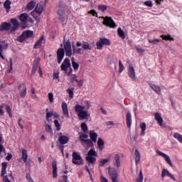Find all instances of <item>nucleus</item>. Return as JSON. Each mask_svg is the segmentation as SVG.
Wrapping results in <instances>:
<instances>
[{
    "mask_svg": "<svg viewBox=\"0 0 182 182\" xmlns=\"http://www.w3.org/2000/svg\"><path fill=\"white\" fill-rule=\"evenodd\" d=\"M92 107V103L89 100L84 101V106L80 105H76L75 107V112L78 116L80 120H87L90 117V114L85 109H90Z\"/></svg>",
    "mask_w": 182,
    "mask_h": 182,
    "instance_id": "f257e3e1",
    "label": "nucleus"
},
{
    "mask_svg": "<svg viewBox=\"0 0 182 182\" xmlns=\"http://www.w3.org/2000/svg\"><path fill=\"white\" fill-rule=\"evenodd\" d=\"M73 53L82 55L85 50H92V46L87 42L83 43L77 42L76 46H73Z\"/></svg>",
    "mask_w": 182,
    "mask_h": 182,
    "instance_id": "f03ea898",
    "label": "nucleus"
},
{
    "mask_svg": "<svg viewBox=\"0 0 182 182\" xmlns=\"http://www.w3.org/2000/svg\"><path fill=\"white\" fill-rule=\"evenodd\" d=\"M97 152L96 151L95 149H90L87 152V156H86V160L88 163L90 164H95V162L97 160Z\"/></svg>",
    "mask_w": 182,
    "mask_h": 182,
    "instance_id": "7ed1b4c3",
    "label": "nucleus"
},
{
    "mask_svg": "<svg viewBox=\"0 0 182 182\" xmlns=\"http://www.w3.org/2000/svg\"><path fill=\"white\" fill-rule=\"evenodd\" d=\"M60 68L61 70L64 72L65 75H66V73H68V72H71V70H73V69H72V64H70V60L69 58H65L61 64Z\"/></svg>",
    "mask_w": 182,
    "mask_h": 182,
    "instance_id": "20e7f679",
    "label": "nucleus"
},
{
    "mask_svg": "<svg viewBox=\"0 0 182 182\" xmlns=\"http://www.w3.org/2000/svg\"><path fill=\"white\" fill-rule=\"evenodd\" d=\"M108 174L112 182H119L117 180V177H119V173H117V170L114 168L108 167Z\"/></svg>",
    "mask_w": 182,
    "mask_h": 182,
    "instance_id": "39448f33",
    "label": "nucleus"
},
{
    "mask_svg": "<svg viewBox=\"0 0 182 182\" xmlns=\"http://www.w3.org/2000/svg\"><path fill=\"white\" fill-rule=\"evenodd\" d=\"M73 163L77 166H82L83 164V159L80 156V154L77 152L73 154Z\"/></svg>",
    "mask_w": 182,
    "mask_h": 182,
    "instance_id": "423d86ee",
    "label": "nucleus"
},
{
    "mask_svg": "<svg viewBox=\"0 0 182 182\" xmlns=\"http://www.w3.org/2000/svg\"><path fill=\"white\" fill-rule=\"evenodd\" d=\"M58 14L60 16V21H61V22H63V23H65V21L67 19V17H66V6H59L58 11Z\"/></svg>",
    "mask_w": 182,
    "mask_h": 182,
    "instance_id": "0eeeda50",
    "label": "nucleus"
},
{
    "mask_svg": "<svg viewBox=\"0 0 182 182\" xmlns=\"http://www.w3.org/2000/svg\"><path fill=\"white\" fill-rule=\"evenodd\" d=\"M28 38H33V31H26L23 32V33L18 37V42H23L25 39H28Z\"/></svg>",
    "mask_w": 182,
    "mask_h": 182,
    "instance_id": "6e6552de",
    "label": "nucleus"
},
{
    "mask_svg": "<svg viewBox=\"0 0 182 182\" xmlns=\"http://www.w3.org/2000/svg\"><path fill=\"white\" fill-rule=\"evenodd\" d=\"M28 14L23 13L21 14L19 16V20L21 22V27L25 29V28H28Z\"/></svg>",
    "mask_w": 182,
    "mask_h": 182,
    "instance_id": "1a4fd4ad",
    "label": "nucleus"
},
{
    "mask_svg": "<svg viewBox=\"0 0 182 182\" xmlns=\"http://www.w3.org/2000/svg\"><path fill=\"white\" fill-rule=\"evenodd\" d=\"M161 176L162 178H166V177H168L169 178L173 180V181H177V178H176V176H174V175L169 172V171L166 168L162 169Z\"/></svg>",
    "mask_w": 182,
    "mask_h": 182,
    "instance_id": "9d476101",
    "label": "nucleus"
},
{
    "mask_svg": "<svg viewBox=\"0 0 182 182\" xmlns=\"http://www.w3.org/2000/svg\"><path fill=\"white\" fill-rule=\"evenodd\" d=\"M156 152L158 156L164 158L165 161L168 164V166H170V167H173V162L168 155L164 154V152H161L160 150H156Z\"/></svg>",
    "mask_w": 182,
    "mask_h": 182,
    "instance_id": "9b49d317",
    "label": "nucleus"
},
{
    "mask_svg": "<svg viewBox=\"0 0 182 182\" xmlns=\"http://www.w3.org/2000/svg\"><path fill=\"white\" fill-rule=\"evenodd\" d=\"M64 50L66 56H72L73 55H75V53H73V48L72 51V45L70 44V41H67L64 45Z\"/></svg>",
    "mask_w": 182,
    "mask_h": 182,
    "instance_id": "f8f14e48",
    "label": "nucleus"
},
{
    "mask_svg": "<svg viewBox=\"0 0 182 182\" xmlns=\"http://www.w3.org/2000/svg\"><path fill=\"white\" fill-rule=\"evenodd\" d=\"M104 19L102 23L105 25V26H108L109 28H116V23L113 21V19L110 17H102Z\"/></svg>",
    "mask_w": 182,
    "mask_h": 182,
    "instance_id": "ddd939ff",
    "label": "nucleus"
},
{
    "mask_svg": "<svg viewBox=\"0 0 182 182\" xmlns=\"http://www.w3.org/2000/svg\"><path fill=\"white\" fill-rule=\"evenodd\" d=\"M128 76L132 80H136V70L132 65H129L128 67Z\"/></svg>",
    "mask_w": 182,
    "mask_h": 182,
    "instance_id": "4468645a",
    "label": "nucleus"
},
{
    "mask_svg": "<svg viewBox=\"0 0 182 182\" xmlns=\"http://www.w3.org/2000/svg\"><path fill=\"white\" fill-rule=\"evenodd\" d=\"M97 149L99 151H103L105 149H106V146L105 144V140L102 139V137H99L97 141Z\"/></svg>",
    "mask_w": 182,
    "mask_h": 182,
    "instance_id": "2eb2a0df",
    "label": "nucleus"
},
{
    "mask_svg": "<svg viewBox=\"0 0 182 182\" xmlns=\"http://www.w3.org/2000/svg\"><path fill=\"white\" fill-rule=\"evenodd\" d=\"M11 32H15L19 28V21L16 18H11Z\"/></svg>",
    "mask_w": 182,
    "mask_h": 182,
    "instance_id": "dca6fc26",
    "label": "nucleus"
},
{
    "mask_svg": "<svg viewBox=\"0 0 182 182\" xmlns=\"http://www.w3.org/2000/svg\"><path fill=\"white\" fill-rule=\"evenodd\" d=\"M61 109L63 111V116H65L67 119H69L70 117V115H69V109H68V104L65 102H62Z\"/></svg>",
    "mask_w": 182,
    "mask_h": 182,
    "instance_id": "f3484780",
    "label": "nucleus"
},
{
    "mask_svg": "<svg viewBox=\"0 0 182 182\" xmlns=\"http://www.w3.org/2000/svg\"><path fill=\"white\" fill-rule=\"evenodd\" d=\"M154 116V119H155V120H156L159 126H160V127H164V120L163 119V117H161V114L155 113Z\"/></svg>",
    "mask_w": 182,
    "mask_h": 182,
    "instance_id": "a211bd4d",
    "label": "nucleus"
},
{
    "mask_svg": "<svg viewBox=\"0 0 182 182\" xmlns=\"http://www.w3.org/2000/svg\"><path fill=\"white\" fill-rule=\"evenodd\" d=\"M114 167L115 168H120L122 166V161H120V155L116 154L114 156V162H113Z\"/></svg>",
    "mask_w": 182,
    "mask_h": 182,
    "instance_id": "6ab92c4d",
    "label": "nucleus"
},
{
    "mask_svg": "<svg viewBox=\"0 0 182 182\" xmlns=\"http://www.w3.org/2000/svg\"><path fill=\"white\" fill-rule=\"evenodd\" d=\"M8 48V43L5 41H3L0 38V58L1 59H4V55H2V53L4 50H6Z\"/></svg>",
    "mask_w": 182,
    "mask_h": 182,
    "instance_id": "aec40b11",
    "label": "nucleus"
},
{
    "mask_svg": "<svg viewBox=\"0 0 182 182\" xmlns=\"http://www.w3.org/2000/svg\"><path fill=\"white\" fill-rule=\"evenodd\" d=\"M57 56H58V63H62V60H63V58H65V50L63 48H59L57 50Z\"/></svg>",
    "mask_w": 182,
    "mask_h": 182,
    "instance_id": "412c9836",
    "label": "nucleus"
},
{
    "mask_svg": "<svg viewBox=\"0 0 182 182\" xmlns=\"http://www.w3.org/2000/svg\"><path fill=\"white\" fill-rule=\"evenodd\" d=\"M107 65L109 68H113L116 66V57L113 55H109L107 59Z\"/></svg>",
    "mask_w": 182,
    "mask_h": 182,
    "instance_id": "4be33fe9",
    "label": "nucleus"
},
{
    "mask_svg": "<svg viewBox=\"0 0 182 182\" xmlns=\"http://www.w3.org/2000/svg\"><path fill=\"white\" fill-rule=\"evenodd\" d=\"M65 75V76H68V80L73 82H76L77 80V76H76V75L73 74V70L67 73Z\"/></svg>",
    "mask_w": 182,
    "mask_h": 182,
    "instance_id": "5701e85b",
    "label": "nucleus"
},
{
    "mask_svg": "<svg viewBox=\"0 0 182 182\" xmlns=\"http://www.w3.org/2000/svg\"><path fill=\"white\" fill-rule=\"evenodd\" d=\"M89 134H90V138L91 141H93V143H96V141H97V137H98V135H97V133H96V131L91 130L90 131Z\"/></svg>",
    "mask_w": 182,
    "mask_h": 182,
    "instance_id": "b1692460",
    "label": "nucleus"
},
{
    "mask_svg": "<svg viewBox=\"0 0 182 182\" xmlns=\"http://www.w3.org/2000/svg\"><path fill=\"white\" fill-rule=\"evenodd\" d=\"M43 9H45V4L43 2L38 3L35 9V11L37 14H42L43 12Z\"/></svg>",
    "mask_w": 182,
    "mask_h": 182,
    "instance_id": "393cba45",
    "label": "nucleus"
},
{
    "mask_svg": "<svg viewBox=\"0 0 182 182\" xmlns=\"http://www.w3.org/2000/svg\"><path fill=\"white\" fill-rule=\"evenodd\" d=\"M18 90H20V95L22 96V97L26 96V86L25 84L20 85L18 87Z\"/></svg>",
    "mask_w": 182,
    "mask_h": 182,
    "instance_id": "a878e982",
    "label": "nucleus"
},
{
    "mask_svg": "<svg viewBox=\"0 0 182 182\" xmlns=\"http://www.w3.org/2000/svg\"><path fill=\"white\" fill-rule=\"evenodd\" d=\"M88 136L85 134H82L80 135L79 139L81 141V143H85V144H87L90 140L87 139Z\"/></svg>",
    "mask_w": 182,
    "mask_h": 182,
    "instance_id": "bb28decb",
    "label": "nucleus"
},
{
    "mask_svg": "<svg viewBox=\"0 0 182 182\" xmlns=\"http://www.w3.org/2000/svg\"><path fill=\"white\" fill-rule=\"evenodd\" d=\"M58 140H59L60 144H66L69 142V136L62 135L59 137Z\"/></svg>",
    "mask_w": 182,
    "mask_h": 182,
    "instance_id": "cd10ccee",
    "label": "nucleus"
},
{
    "mask_svg": "<svg viewBox=\"0 0 182 182\" xmlns=\"http://www.w3.org/2000/svg\"><path fill=\"white\" fill-rule=\"evenodd\" d=\"M8 167V164L6 162H3L1 164V177L6 175V168Z\"/></svg>",
    "mask_w": 182,
    "mask_h": 182,
    "instance_id": "c85d7f7f",
    "label": "nucleus"
},
{
    "mask_svg": "<svg viewBox=\"0 0 182 182\" xmlns=\"http://www.w3.org/2000/svg\"><path fill=\"white\" fill-rule=\"evenodd\" d=\"M53 178H56L58 177V166L56 165V162L53 163Z\"/></svg>",
    "mask_w": 182,
    "mask_h": 182,
    "instance_id": "c756f323",
    "label": "nucleus"
},
{
    "mask_svg": "<svg viewBox=\"0 0 182 182\" xmlns=\"http://www.w3.org/2000/svg\"><path fill=\"white\" fill-rule=\"evenodd\" d=\"M139 127L141 129V134L142 136H145L146 134V129H147V125L145 122H141L139 125Z\"/></svg>",
    "mask_w": 182,
    "mask_h": 182,
    "instance_id": "7c9ffc66",
    "label": "nucleus"
},
{
    "mask_svg": "<svg viewBox=\"0 0 182 182\" xmlns=\"http://www.w3.org/2000/svg\"><path fill=\"white\" fill-rule=\"evenodd\" d=\"M110 161V158H106V159H101L99 162V166L100 167H105L107 163Z\"/></svg>",
    "mask_w": 182,
    "mask_h": 182,
    "instance_id": "2f4dec72",
    "label": "nucleus"
},
{
    "mask_svg": "<svg viewBox=\"0 0 182 182\" xmlns=\"http://www.w3.org/2000/svg\"><path fill=\"white\" fill-rule=\"evenodd\" d=\"M127 126L129 129L132 127V114L130 112L127 113Z\"/></svg>",
    "mask_w": 182,
    "mask_h": 182,
    "instance_id": "473e14b6",
    "label": "nucleus"
},
{
    "mask_svg": "<svg viewBox=\"0 0 182 182\" xmlns=\"http://www.w3.org/2000/svg\"><path fill=\"white\" fill-rule=\"evenodd\" d=\"M11 23H4L1 27L0 29L1 31H9L11 29Z\"/></svg>",
    "mask_w": 182,
    "mask_h": 182,
    "instance_id": "72a5a7b5",
    "label": "nucleus"
},
{
    "mask_svg": "<svg viewBox=\"0 0 182 182\" xmlns=\"http://www.w3.org/2000/svg\"><path fill=\"white\" fill-rule=\"evenodd\" d=\"M150 87L153 89L158 95H160V93H161V89L159 86H157L154 84H151Z\"/></svg>",
    "mask_w": 182,
    "mask_h": 182,
    "instance_id": "f704fd0d",
    "label": "nucleus"
},
{
    "mask_svg": "<svg viewBox=\"0 0 182 182\" xmlns=\"http://www.w3.org/2000/svg\"><path fill=\"white\" fill-rule=\"evenodd\" d=\"M43 42H45V38L41 37L38 41H37V42L36 43V44L34 46V48L36 49L41 48V46H42V43H43Z\"/></svg>",
    "mask_w": 182,
    "mask_h": 182,
    "instance_id": "c9c22d12",
    "label": "nucleus"
},
{
    "mask_svg": "<svg viewBox=\"0 0 182 182\" xmlns=\"http://www.w3.org/2000/svg\"><path fill=\"white\" fill-rule=\"evenodd\" d=\"M21 153H22V159L24 163H26V161H28V151L25 149H23L21 150Z\"/></svg>",
    "mask_w": 182,
    "mask_h": 182,
    "instance_id": "e433bc0d",
    "label": "nucleus"
},
{
    "mask_svg": "<svg viewBox=\"0 0 182 182\" xmlns=\"http://www.w3.org/2000/svg\"><path fill=\"white\" fill-rule=\"evenodd\" d=\"M54 125H55V132H60V129H62V125L59 122V120L55 119L54 120Z\"/></svg>",
    "mask_w": 182,
    "mask_h": 182,
    "instance_id": "4c0bfd02",
    "label": "nucleus"
},
{
    "mask_svg": "<svg viewBox=\"0 0 182 182\" xmlns=\"http://www.w3.org/2000/svg\"><path fill=\"white\" fill-rule=\"evenodd\" d=\"M11 1L9 0H6L4 4V6L5 8V9L6 10V12H9V9H11Z\"/></svg>",
    "mask_w": 182,
    "mask_h": 182,
    "instance_id": "58836bf2",
    "label": "nucleus"
},
{
    "mask_svg": "<svg viewBox=\"0 0 182 182\" xmlns=\"http://www.w3.org/2000/svg\"><path fill=\"white\" fill-rule=\"evenodd\" d=\"M161 38H162V39L164 41H174V38L171 37V35H161Z\"/></svg>",
    "mask_w": 182,
    "mask_h": 182,
    "instance_id": "ea45409f",
    "label": "nucleus"
},
{
    "mask_svg": "<svg viewBox=\"0 0 182 182\" xmlns=\"http://www.w3.org/2000/svg\"><path fill=\"white\" fill-rule=\"evenodd\" d=\"M144 177L143 176V171L141 170L139 171V173L136 179V182H143Z\"/></svg>",
    "mask_w": 182,
    "mask_h": 182,
    "instance_id": "a19ab883",
    "label": "nucleus"
},
{
    "mask_svg": "<svg viewBox=\"0 0 182 182\" xmlns=\"http://www.w3.org/2000/svg\"><path fill=\"white\" fill-rule=\"evenodd\" d=\"M135 163L137 164L140 161V152L139 150L136 149L135 152Z\"/></svg>",
    "mask_w": 182,
    "mask_h": 182,
    "instance_id": "79ce46f5",
    "label": "nucleus"
},
{
    "mask_svg": "<svg viewBox=\"0 0 182 182\" xmlns=\"http://www.w3.org/2000/svg\"><path fill=\"white\" fill-rule=\"evenodd\" d=\"M174 139L182 144V135L179 133H175L173 134Z\"/></svg>",
    "mask_w": 182,
    "mask_h": 182,
    "instance_id": "37998d69",
    "label": "nucleus"
},
{
    "mask_svg": "<svg viewBox=\"0 0 182 182\" xmlns=\"http://www.w3.org/2000/svg\"><path fill=\"white\" fill-rule=\"evenodd\" d=\"M74 90H75L74 88H68L67 90V93H68L70 99H73L75 96V93L73 92Z\"/></svg>",
    "mask_w": 182,
    "mask_h": 182,
    "instance_id": "c03bdc74",
    "label": "nucleus"
},
{
    "mask_svg": "<svg viewBox=\"0 0 182 182\" xmlns=\"http://www.w3.org/2000/svg\"><path fill=\"white\" fill-rule=\"evenodd\" d=\"M98 11H101V12H105L107 11V6L105 4H100L97 6Z\"/></svg>",
    "mask_w": 182,
    "mask_h": 182,
    "instance_id": "a18cd8bd",
    "label": "nucleus"
},
{
    "mask_svg": "<svg viewBox=\"0 0 182 182\" xmlns=\"http://www.w3.org/2000/svg\"><path fill=\"white\" fill-rule=\"evenodd\" d=\"M45 129H46V132H47V133H49V134H53V130L52 129V126L46 124Z\"/></svg>",
    "mask_w": 182,
    "mask_h": 182,
    "instance_id": "49530a36",
    "label": "nucleus"
},
{
    "mask_svg": "<svg viewBox=\"0 0 182 182\" xmlns=\"http://www.w3.org/2000/svg\"><path fill=\"white\" fill-rule=\"evenodd\" d=\"M71 60H72V66H73L74 70H77V69H79V64L75 62L74 58H73L71 59Z\"/></svg>",
    "mask_w": 182,
    "mask_h": 182,
    "instance_id": "de8ad7c7",
    "label": "nucleus"
},
{
    "mask_svg": "<svg viewBox=\"0 0 182 182\" xmlns=\"http://www.w3.org/2000/svg\"><path fill=\"white\" fill-rule=\"evenodd\" d=\"M36 5V3H35L33 1L28 3L27 5L28 11H32V9H33V8H35Z\"/></svg>",
    "mask_w": 182,
    "mask_h": 182,
    "instance_id": "09e8293b",
    "label": "nucleus"
},
{
    "mask_svg": "<svg viewBox=\"0 0 182 182\" xmlns=\"http://www.w3.org/2000/svg\"><path fill=\"white\" fill-rule=\"evenodd\" d=\"M52 116H53V112H48L46 113V120L47 122H52Z\"/></svg>",
    "mask_w": 182,
    "mask_h": 182,
    "instance_id": "8fccbe9b",
    "label": "nucleus"
},
{
    "mask_svg": "<svg viewBox=\"0 0 182 182\" xmlns=\"http://www.w3.org/2000/svg\"><path fill=\"white\" fill-rule=\"evenodd\" d=\"M101 42L102 45H105L106 46H110V41L107 38H101Z\"/></svg>",
    "mask_w": 182,
    "mask_h": 182,
    "instance_id": "3c124183",
    "label": "nucleus"
},
{
    "mask_svg": "<svg viewBox=\"0 0 182 182\" xmlns=\"http://www.w3.org/2000/svg\"><path fill=\"white\" fill-rule=\"evenodd\" d=\"M118 35L120 38H122V39H124V38H126L124 36V31H123L121 28H118Z\"/></svg>",
    "mask_w": 182,
    "mask_h": 182,
    "instance_id": "603ef678",
    "label": "nucleus"
},
{
    "mask_svg": "<svg viewBox=\"0 0 182 182\" xmlns=\"http://www.w3.org/2000/svg\"><path fill=\"white\" fill-rule=\"evenodd\" d=\"M123 70H124V65H123V63H122L121 60L119 61V73H122V72H123Z\"/></svg>",
    "mask_w": 182,
    "mask_h": 182,
    "instance_id": "864d4df0",
    "label": "nucleus"
},
{
    "mask_svg": "<svg viewBox=\"0 0 182 182\" xmlns=\"http://www.w3.org/2000/svg\"><path fill=\"white\" fill-rule=\"evenodd\" d=\"M0 154L1 156H5V154H6L5 148L4 147V146H2V144H0Z\"/></svg>",
    "mask_w": 182,
    "mask_h": 182,
    "instance_id": "5fc2aeb1",
    "label": "nucleus"
},
{
    "mask_svg": "<svg viewBox=\"0 0 182 182\" xmlns=\"http://www.w3.org/2000/svg\"><path fill=\"white\" fill-rule=\"evenodd\" d=\"M97 49L100 50H102L103 49V43H102V40H100L99 41L97 42L96 43Z\"/></svg>",
    "mask_w": 182,
    "mask_h": 182,
    "instance_id": "6e6d98bb",
    "label": "nucleus"
},
{
    "mask_svg": "<svg viewBox=\"0 0 182 182\" xmlns=\"http://www.w3.org/2000/svg\"><path fill=\"white\" fill-rule=\"evenodd\" d=\"M81 129L82 130V132H84V133H86V132H87V124H86V123L83 122L81 124Z\"/></svg>",
    "mask_w": 182,
    "mask_h": 182,
    "instance_id": "4d7b16f0",
    "label": "nucleus"
},
{
    "mask_svg": "<svg viewBox=\"0 0 182 182\" xmlns=\"http://www.w3.org/2000/svg\"><path fill=\"white\" fill-rule=\"evenodd\" d=\"M48 100H49L50 103H53V102H55V98L53 97V92L48 93Z\"/></svg>",
    "mask_w": 182,
    "mask_h": 182,
    "instance_id": "13d9d810",
    "label": "nucleus"
},
{
    "mask_svg": "<svg viewBox=\"0 0 182 182\" xmlns=\"http://www.w3.org/2000/svg\"><path fill=\"white\" fill-rule=\"evenodd\" d=\"M149 43H152L153 45H156V43H160V40H159V39L149 40Z\"/></svg>",
    "mask_w": 182,
    "mask_h": 182,
    "instance_id": "bf43d9fd",
    "label": "nucleus"
},
{
    "mask_svg": "<svg viewBox=\"0 0 182 182\" xmlns=\"http://www.w3.org/2000/svg\"><path fill=\"white\" fill-rule=\"evenodd\" d=\"M6 110L7 112V113H9V116L10 117H12V112H11V107H9L8 105L6 106Z\"/></svg>",
    "mask_w": 182,
    "mask_h": 182,
    "instance_id": "052dcab7",
    "label": "nucleus"
},
{
    "mask_svg": "<svg viewBox=\"0 0 182 182\" xmlns=\"http://www.w3.org/2000/svg\"><path fill=\"white\" fill-rule=\"evenodd\" d=\"M144 4L146 6H149V7L153 6V2H151V1H150V0L145 1V2L144 3Z\"/></svg>",
    "mask_w": 182,
    "mask_h": 182,
    "instance_id": "680f3d73",
    "label": "nucleus"
},
{
    "mask_svg": "<svg viewBox=\"0 0 182 182\" xmlns=\"http://www.w3.org/2000/svg\"><path fill=\"white\" fill-rule=\"evenodd\" d=\"M76 83L77 84V86H79L80 87L83 86V80H75Z\"/></svg>",
    "mask_w": 182,
    "mask_h": 182,
    "instance_id": "e2e57ef3",
    "label": "nucleus"
},
{
    "mask_svg": "<svg viewBox=\"0 0 182 182\" xmlns=\"http://www.w3.org/2000/svg\"><path fill=\"white\" fill-rule=\"evenodd\" d=\"M100 181L101 182H109V179L103 176V175L100 176Z\"/></svg>",
    "mask_w": 182,
    "mask_h": 182,
    "instance_id": "0e129e2a",
    "label": "nucleus"
},
{
    "mask_svg": "<svg viewBox=\"0 0 182 182\" xmlns=\"http://www.w3.org/2000/svg\"><path fill=\"white\" fill-rule=\"evenodd\" d=\"M88 14L92 15V16H97V12H96V11L95 10H90V11H88Z\"/></svg>",
    "mask_w": 182,
    "mask_h": 182,
    "instance_id": "69168bd1",
    "label": "nucleus"
},
{
    "mask_svg": "<svg viewBox=\"0 0 182 182\" xmlns=\"http://www.w3.org/2000/svg\"><path fill=\"white\" fill-rule=\"evenodd\" d=\"M53 79L54 80H56L59 79V73H53Z\"/></svg>",
    "mask_w": 182,
    "mask_h": 182,
    "instance_id": "338daca9",
    "label": "nucleus"
},
{
    "mask_svg": "<svg viewBox=\"0 0 182 182\" xmlns=\"http://www.w3.org/2000/svg\"><path fill=\"white\" fill-rule=\"evenodd\" d=\"M3 181L4 182H11V181H9V178H8V176H6L5 175L3 176Z\"/></svg>",
    "mask_w": 182,
    "mask_h": 182,
    "instance_id": "774afa93",
    "label": "nucleus"
}]
</instances>
